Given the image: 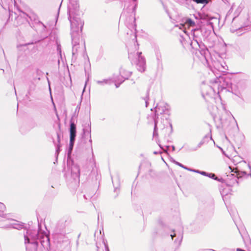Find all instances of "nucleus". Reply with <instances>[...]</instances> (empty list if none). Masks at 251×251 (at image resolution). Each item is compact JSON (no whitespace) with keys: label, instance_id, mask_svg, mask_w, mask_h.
Here are the masks:
<instances>
[{"label":"nucleus","instance_id":"nucleus-1","mask_svg":"<svg viewBox=\"0 0 251 251\" xmlns=\"http://www.w3.org/2000/svg\"><path fill=\"white\" fill-rule=\"evenodd\" d=\"M68 19L71 25V35L72 37V55L76 59L78 54L84 53L85 45L80 42V32L82 30L83 22L80 18L79 5L76 2H71L68 5Z\"/></svg>","mask_w":251,"mask_h":251},{"label":"nucleus","instance_id":"nucleus-2","mask_svg":"<svg viewBox=\"0 0 251 251\" xmlns=\"http://www.w3.org/2000/svg\"><path fill=\"white\" fill-rule=\"evenodd\" d=\"M155 117L154 120H158L159 122L160 119L162 120V123L168 124V119L170 115L169 106L164 102H160L155 107Z\"/></svg>","mask_w":251,"mask_h":251},{"label":"nucleus","instance_id":"nucleus-3","mask_svg":"<svg viewBox=\"0 0 251 251\" xmlns=\"http://www.w3.org/2000/svg\"><path fill=\"white\" fill-rule=\"evenodd\" d=\"M141 52H132L131 50L128 51V58L130 59L132 63H135L137 70L143 72L146 69L145 59L142 55Z\"/></svg>","mask_w":251,"mask_h":251},{"label":"nucleus","instance_id":"nucleus-4","mask_svg":"<svg viewBox=\"0 0 251 251\" xmlns=\"http://www.w3.org/2000/svg\"><path fill=\"white\" fill-rule=\"evenodd\" d=\"M238 20V19L234 18L233 19L232 24H231V27L230 28V31L232 33L234 32H237V35L238 36L242 35V33L241 32L243 31V28L245 27L247 28L246 30H248L251 29V27H248L251 25V22H250L249 20V16L248 15H246V17L244 19H241L242 24L236 26L235 28L233 27L234 25L235 24L236 21Z\"/></svg>","mask_w":251,"mask_h":251},{"label":"nucleus","instance_id":"nucleus-5","mask_svg":"<svg viewBox=\"0 0 251 251\" xmlns=\"http://www.w3.org/2000/svg\"><path fill=\"white\" fill-rule=\"evenodd\" d=\"M70 140L69 144V149L72 150L74 146V142L76 136V126L74 122H71L70 124Z\"/></svg>","mask_w":251,"mask_h":251},{"label":"nucleus","instance_id":"nucleus-6","mask_svg":"<svg viewBox=\"0 0 251 251\" xmlns=\"http://www.w3.org/2000/svg\"><path fill=\"white\" fill-rule=\"evenodd\" d=\"M124 82V80L121 81L120 83L118 82V80H117L116 78H109L107 79H104L102 80H97L96 83L100 85H104L105 84H110L112 82L115 83V85L116 88H118L120 84Z\"/></svg>","mask_w":251,"mask_h":251},{"label":"nucleus","instance_id":"nucleus-7","mask_svg":"<svg viewBox=\"0 0 251 251\" xmlns=\"http://www.w3.org/2000/svg\"><path fill=\"white\" fill-rule=\"evenodd\" d=\"M120 73L122 78H117L119 83H120L122 80L124 81L125 79H128L131 74V72L127 70L125 67H122L120 69Z\"/></svg>","mask_w":251,"mask_h":251},{"label":"nucleus","instance_id":"nucleus-8","mask_svg":"<svg viewBox=\"0 0 251 251\" xmlns=\"http://www.w3.org/2000/svg\"><path fill=\"white\" fill-rule=\"evenodd\" d=\"M71 171L72 176L75 178L79 177L80 175V169L77 164H73L71 167Z\"/></svg>","mask_w":251,"mask_h":251},{"label":"nucleus","instance_id":"nucleus-9","mask_svg":"<svg viewBox=\"0 0 251 251\" xmlns=\"http://www.w3.org/2000/svg\"><path fill=\"white\" fill-rule=\"evenodd\" d=\"M166 124L162 123V121H161L160 123L159 122H158V120H154V131L153 133V136L155 137L158 136L157 133V126H159L161 129H164L165 128V126L166 125Z\"/></svg>","mask_w":251,"mask_h":251},{"label":"nucleus","instance_id":"nucleus-10","mask_svg":"<svg viewBox=\"0 0 251 251\" xmlns=\"http://www.w3.org/2000/svg\"><path fill=\"white\" fill-rule=\"evenodd\" d=\"M228 168L229 170H231V172H234L235 173H236L237 174V176L238 177H241L246 176H250L251 177V173L247 174L246 172L240 171L237 168L232 169V168L230 166H229Z\"/></svg>","mask_w":251,"mask_h":251},{"label":"nucleus","instance_id":"nucleus-11","mask_svg":"<svg viewBox=\"0 0 251 251\" xmlns=\"http://www.w3.org/2000/svg\"><path fill=\"white\" fill-rule=\"evenodd\" d=\"M185 25H187L188 26H194L195 25V23L191 19L186 18L185 20L184 24H180L179 25H177L176 26H179L180 29H183Z\"/></svg>","mask_w":251,"mask_h":251},{"label":"nucleus","instance_id":"nucleus-12","mask_svg":"<svg viewBox=\"0 0 251 251\" xmlns=\"http://www.w3.org/2000/svg\"><path fill=\"white\" fill-rule=\"evenodd\" d=\"M224 80H225L223 77H220L218 78H217L215 81V84H214V86L217 87V88L219 90L220 89V88H221V90L224 88H226V87L227 86V84H226V85L223 84L222 85H220V84H218L219 82L221 83L222 81L224 82Z\"/></svg>","mask_w":251,"mask_h":251},{"label":"nucleus","instance_id":"nucleus-13","mask_svg":"<svg viewBox=\"0 0 251 251\" xmlns=\"http://www.w3.org/2000/svg\"><path fill=\"white\" fill-rule=\"evenodd\" d=\"M23 226H24L22 224V223L15 221V222L11 223L9 225H8L7 227L13 228L20 230L23 227Z\"/></svg>","mask_w":251,"mask_h":251},{"label":"nucleus","instance_id":"nucleus-14","mask_svg":"<svg viewBox=\"0 0 251 251\" xmlns=\"http://www.w3.org/2000/svg\"><path fill=\"white\" fill-rule=\"evenodd\" d=\"M215 66L219 71L222 72H225L227 70L226 66H225L223 64H220L219 63H216Z\"/></svg>","mask_w":251,"mask_h":251},{"label":"nucleus","instance_id":"nucleus-15","mask_svg":"<svg viewBox=\"0 0 251 251\" xmlns=\"http://www.w3.org/2000/svg\"><path fill=\"white\" fill-rule=\"evenodd\" d=\"M242 158L239 156H235L232 159V161L235 164H237L238 163L242 162Z\"/></svg>","mask_w":251,"mask_h":251},{"label":"nucleus","instance_id":"nucleus-16","mask_svg":"<svg viewBox=\"0 0 251 251\" xmlns=\"http://www.w3.org/2000/svg\"><path fill=\"white\" fill-rule=\"evenodd\" d=\"M192 31H193L194 36L195 38H198L199 37V32H201L202 29L201 28H200V29L196 28V29L192 30Z\"/></svg>","mask_w":251,"mask_h":251},{"label":"nucleus","instance_id":"nucleus-17","mask_svg":"<svg viewBox=\"0 0 251 251\" xmlns=\"http://www.w3.org/2000/svg\"><path fill=\"white\" fill-rule=\"evenodd\" d=\"M29 232L30 231H27L26 232V234H24V238H25V244H29V239L28 238V235H30V233H29Z\"/></svg>","mask_w":251,"mask_h":251},{"label":"nucleus","instance_id":"nucleus-18","mask_svg":"<svg viewBox=\"0 0 251 251\" xmlns=\"http://www.w3.org/2000/svg\"><path fill=\"white\" fill-rule=\"evenodd\" d=\"M132 0L133 1V7L132 10H133V11L135 12L136 8L137 7V0Z\"/></svg>","mask_w":251,"mask_h":251},{"label":"nucleus","instance_id":"nucleus-19","mask_svg":"<svg viewBox=\"0 0 251 251\" xmlns=\"http://www.w3.org/2000/svg\"><path fill=\"white\" fill-rule=\"evenodd\" d=\"M57 139H58V144L57 145V148H56V152L57 153V154H58L59 151V148L60 147V145L59 144H60V137H59V135H57Z\"/></svg>","mask_w":251,"mask_h":251},{"label":"nucleus","instance_id":"nucleus-20","mask_svg":"<svg viewBox=\"0 0 251 251\" xmlns=\"http://www.w3.org/2000/svg\"><path fill=\"white\" fill-rule=\"evenodd\" d=\"M197 3H204L207 2V0H193Z\"/></svg>","mask_w":251,"mask_h":251},{"label":"nucleus","instance_id":"nucleus-21","mask_svg":"<svg viewBox=\"0 0 251 251\" xmlns=\"http://www.w3.org/2000/svg\"><path fill=\"white\" fill-rule=\"evenodd\" d=\"M208 177L212 178L214 179H217V177L215 176V174L212 173L208 174Z\"/></svg>","mask_w":251,"mask_h":251},{"label":"nucleus","instance_id":"nucleus-22","mask_svg":"<svg viewBox=\"0 0 251 251\" xmlns=\"http://www.w3.org/2000/svg\"><path fill=\"white\" fill-rule=\"evenodd\" d=\"M149 100V95H148L146 97V98L144 99V100H145V104H146V107L148 106Z\"/></svg>","mask_w":251,"mask_h":251},{"label":"nucleus","instance_id":"nucleus-23","mask_svg":"<svg viewBox=\"0 0 251 251\" xmlns=\"http://www.w3.org/2000/svg\"><path fill=\"white\" fill-rule=\"evenodd\" d=\"M157 60L158 61V63H161V59L160 54H157L156 55Z\"/></svg>","mask_w":251,"mask_h":251},{"label":"nucleus","instance_id":"nucleus-24","mask_svg":"<svg viewBox=\"0 0 251 251\" xmlns=\"http://www.w3.org/2000/svg\"><path fill=\"white\" fill-rule=\"evenodd\" d=\"M174 163H175L176 165H177L179 166V167H181V168H183V169H184V167H185V166H184L183 165H182V164H181L180 163H179V162H177V161H174Z\"/></svg>","mask_w":251,"mask_h":251},{"label":"nucleus","instance_id":"nucleus-25","mask_svg":"<svg viewBox=\"0 0 251 251\" xmlns=\"http://www.w3.org/2000/svg\"><path fill=\"white\" fill-rule=\"evenodd\" d=\"M200 174L205 176H208V174L203 171H201V172H200Z\"/></svg>","mask_w":251,"mask_h":251},{"label":"nucleus","instance_id":"nucleus-26","mask_svg":"<svg viewBox=\"0 0 251 251\" xmlns=\"http://www.w3.org/2000/svg\"><path fill=\"white\" fill-rule=\"evenodd\" d=\"M104 247H105V251H109V249H108V247L107 245H105V244H104Z\"/></svg>","mask_w":251,"mask_h":251},{"label":"nucleus","instance_id":"nucleus-27","mask_svg":"<svg viewBox=\"0 0 251 251\" xmlns=\"http://www.w3.org/2000/svg\"><path fill=\"white\" fill-rule=\"evenodd\" d=\"M57 50L58 52H59L60 53H61V48L59 46H57Z\"/></svg>","mask_w":251,"mask_h":251},{"label":"nucleus","instance_id":"nucleus-28","mask_svg":"<svg viewBox=\"0 0 251 251\" xmlns=\"http://www.w3.org/2000/svg\"><path fill=\"white\" fill-rule=\"evenodd\" d=\"M220 149H221V150L222 151V152H223V154H224V155H226V156H227V157L229 158V157L227 155H226V154L225 153V151H223V149H222V148H220Z\"/></svg>","mask_w":251,"mask_h":251},{"label":"nucleus","instance_id":"nucleus-29","mask_svg":"<svg viewBox=\"0 0 251 251\" xmlns=\"http://www.w3.org/2000/svg\"><path fill=\"white\" fill-rule=\"evenodd\" d=\"M32 238L34 239V240H35L37 238V234H36L35 236H32Z\"/></svg>","mask_w":251,"mask_h":251},{"label":"nucleus","instance_id":"nucleus-30","mask_svg":"<svg viewBox=\"0 0 251 251\" xmlns=\"http://www.w3.org/2000/svg\"><path fill=\"white\" fill-rule=\"evenodd\" d=\"M236 251H245V250H242V249H240V248H237V249H236Z\"/></svg>","mask_w":251,"mask_h":251},{"label":"nucleus","instance_id":"nucleus-31","mask_svg":"<svg viewBox=\"0 0 251 251\" xmlns=\"http://www.w3.org/2000/svg\"><path fill=\"white\" fill-rule=\"evenodd\" d=\"M171 236L172 237V239H173V238L175 236H176V233H174V234H171Z\"/></svg>","mask_w":251,"mask_h":251},{"label":"nucleus","instance_id":"nucleus-32","mask_svg":"<svg viewBox=\"0 0 251 251\" xmlns=\"http://www.w3.org/2000/svg\"><path fill=\"white\" fill-rule=\"evenodd\" d=\"M194 172H196V173H199V174H200V172H201V171H199V170H195L194 171Z\"/></svg>","mask_w":251,"mask_h":251},{"label":"nucleus","instance_id":"nucleus-33","mask_svg":"<svg viewBox=\"0 0 251 251\" xmlns=\"http://www.w3.org/2000/svg\"><path fill=\"white\" fill-rule=\"evenodd\" d=\"M210 91H214L215 92V90H214V88L212 87H209Z\"/></svg>","mask_w":251,"mask_h":251},{"label":"nucleus","instance_id":"nucleus-34","mask_svg":"<svg viewBox=\"0 0 251 251\" xmlns=\"http://www.w3.org/2000/svg\"><path fill=\"white\" fill-rule=\"evenodd\" d=\"M248 167H249V169L250 170V172H251V165L249 164H248Z\"/></svg>","mask_w":251,"mask_h":251},{"label":"nucleus","instance_id":"nucleus-35","mask_svg":"<svg viewBox=\"0 0 251 251\" xmlns=\"http://www.w3.org/2000/svg\"><path fill=\"white\" fill-rule=\"evenodd\" d=\"M234 86H231V89H232V91H234L235 90V88H234Z\"/></svg>","mask_w":251,"mask_h":251},{"label":"nucleus","instance_id":"nucleus-36","mask_svg":"<svg viewBox=\"0 0 251 251\" xmlns=\"http://www.w3.org/2000/svg\"><path fill=\"white\" fill-rule=\"evenodd\" d=\"M184 169H185V170H188V171H189V168H187V167H186V166H185V167H184Z\"/></svg>","mask_w":251,"mask_h":251},{"label":"nucleus","instance_id":"nucleus-37","mask_svg":"<svg viewBox=\"0 0 251 251\" xmlns=\"http://www.w3.org/2000/svg\"><path fill=\"white\" fill-rule=\"evenodd\" d=\"M179 238H180V240H179V241H180L181 240L182 238V235H179Z\"/></svg>","mask_w":251,"mask_h":251},{"label":"nucleus","instance_id":"nucleus-38","mask_svg":"<svg viewBox=\"0 0 251 251\" xmlns=\"http://www.w3.org/2000/svg\"><path fill=\"white\" fill-rule=\"evenodd\" d=\"M194 42H195L197 44H199V43H198V41L197 39H195V40H194Z\"/></svg>","mask_w":251,"mask_h":251},{"label":"nucleus","instance_id":"nucleus-39","mask_svg":"<svg viewBox=\"0 0 251 251\" xmlns=\"http://www.w3.org/2000/svg\"><path fill=\"white\" fill-rule=\"evenodd\" d=\"M194 170H193V169H190V168H189V171H191V172H194Z\"/></svg>","mask_w":251,"mask_h":251},{"label":"nucleus","instance_id":"nucleus-40","mask_svg":"<svg viewBox=\"0 0 251 251\" xmlns=\"http://www.w3.org/2000/svg\"><path fill=\"white\" fill-rule=\"evenodd\" d=\"M46 239H47V240L48 242H49V238H48V236H46Z\"/></svg>","mask_w":251,"mask_h":251},{"label":"nucleus","instance_id":"nucleus-41","mask_svg":"<svg viewBox=\"0 0 251 251\" xmlns=\"http://www.w3.org/2000/svg\"><path fill=\"white\" fill-rule=\"evenodd\" d=\"M41 24L42 25V26L44 27V28H46L45 26L44 25H43L42 23H41Z\"/></svg>","mask_w":251,"mask_h":251},{"label":"nucleus","instance_id":"nucleus-42","mask_svg":"<svg viewBox=\"0 0 251 251\" xmlns=\"http://www.w3.org/2000/svg\"><path fill=\"white\" fill-rule=\"evenodd\" d=\"M134 38L136 39V35L135 33L134 34Z\"/></svg>","mask_w":251,"mask_h":251},{"label":"nucleus","instance_id":"nucleus-43","mask_svg":"<svg viewBox=\"0 0 251 251\" xmlns=\"http://www.w3.org/2000/svg\"><path fill=\"white\" fill-rule=\"evenodd\" d=\"M153 153H154V154H157V152L156 151H154Z\"/></svg>","mask_w":251,"mask_h":251},{"label":"nucleus","instance_id":"nucleus-44","mask_svg":"<svg viewBox=\"0 0 251 251\" xmlns=\"http://www.w3.org/2000/svg\"><path fill=\"white\" fill-rule=\"evenodd\" d=\"M85 87H84V88H83V92H84V90H85Z\"/></svg>","mask_w":251,"mask_h":251}]
</instances>
